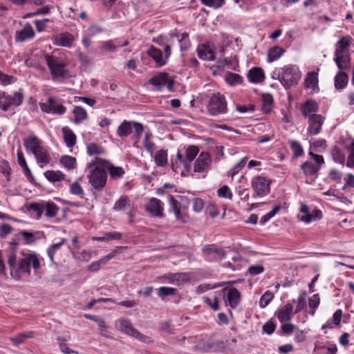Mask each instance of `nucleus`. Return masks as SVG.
Masks as SVG:
<instances>
[{"instance_id": "1", "label": "nucleus", "mask_w": 354, "mask_h": 354, "mask_svg": "<svg viewBox=\"0 0 354 354\" xmlns=\"http://www.w3.org/2000/svg\"><path fill=\"white\" fill-rule=\"evenodd\" d=\"M104 163V158L95 157L86 166L88 183L92 188L97 191L102 190L107 182L108 176Z\"/></svg>"}, {"instance_id": "2", "label": "nucleus", "mask_w": 354, "mask_h": 354, "mask_svg": "<svg viewBox=\"0 0 354 354\" xmlns=\"http://www.w3.org/2000/svg\"><path fill=\"white\" fill-rule=\"evenodd\" d=\"M199 152V149L195 145H189L184 148V153L180 150L176 153V158L179 162L178 163H172V169L175 173H180L185 176L186 173H189L192 169V162L196 158Z\"/></svg>"}, {"instance_id": "3", "label": "nucleus", "mask_w": 354, "mask_h": 354, "mask_svg": "<svg viewBox=\"0 0 354 354\" xmlns=\"http://www.w3.org/2000/svg\"><path fill=\"white\" fill-rule=\"evenodd\" d=\"M301 77V73L299 67L292 64H288L280 68L278 74V80L286 88L297 84Z\"/></svg>"}, {"instance_id": "4", "label": "nucleus", "mask_w": 354, "mask_h": 354, "mask_svg": "<svg viewBox=\"0 0 354 354\" xmlns=\"http://www.w3.org/2000/svg\"><path fill=\"white\" fill-rule=\"evenodd\" d=\"M45 60L53 79H67L71 76L66 68V64L59 57L47 55Z\"/></svg>"}, {"instance_id": "5", "label": "nucleus", "mask_w": 354, "mask_h": 354, "mask_svg": "<svg viewBox=\"0 0 354 354\" xmlns=\"http://www.w3.org/2000/svg\"><path fill=\"white\" fill-rule=\"evenodd\" d=\"M207 110L211 115H218L227 113V104L225 97L219 93L213 94L207 104Z\"/></svg>"}, {"instance_id": "6", "label": "nucleus", "mask_w": 354, "mask_h": 354, "mask_svg": "<svg viewBox=\"0 0 354 354\" xmlns=\"http://www.w3.org/2000/svg\"><path fill=\"white\" fill-rule=\"evenodd\" d=\"M308 154L311 159L304 162L301 165V169L306 176H315L324 164V159L322 156L315 154L312 151H310Z\"/></svg>"}, {"instance_id": "7", "label": "nucleus", "mask_w": 354, "mask_h": 354, "mask_svg": "<svg viewBox=\"0 0 354 354\" xmlns=\"http://www.w3.org/2000/svg\"><path fill=\"white\" fill-rule=\"evenodd\" d=\"M115 326H116L117 328L119 330H120L121 332H122L129 336H131L142 342H144L145 344H149L152 342L149 337L140 333L138 330H136L135 328H133V326L131 325V324L127 319H118L115 322Z\"/></svg>"}, {"instance_id": "8", "label": "nucleus", "mask_w": 354, "mask_h": 354, "mask_svg": "<svg viewBox=\"0 0 354 354\" xmlns=\"http://www.w3.org/2000/svg\"><path fill=\"white\" fill-rule=\"evenodd\" d=\"M221 293L225 304L232 309L236 308L241 302V294L233 286H229L223 288Z\"/></svg>"}, {"instance_id": "9", "label": "nucleus", "mask_w": 354, "mask_h": 354, "mask_svg": "<svg viewBox=\"0 0 354 354\" xmlns=\"http://www.w3.org/2000/svg\"><path fill=\"white\" fill-rule=\"evenodd\" d=\"M297 218L300 221L309 224L313 221L320 220L322 218V212L317 209L311 211L309 206L304 203H301L299 214Z\"/></svg>"}, {"instance_id": "10", "label": "nucleus", "mask_w": 354, "mask_h": 354, "mask_svg": "<svg viewBox=\"0 0 354 354\" xmlns=\"http://www.w3.org/2000/svg\"><path fill=\"white\" fill-rule=\"evenodd\" d=\"M39 107L43 112L58 115H64L66 111V107L53 97H49L46 102L39 103Z\"/></svg>"}, {"instance_id": "11", "label": "nucleus", "mask_w": 354, "mask_h": 354, "mask_svg": "<svg viewBox=\"0 0 354 354\" xmlns=\"http://www.w3.org/2000/svg\"><path fill=\"white\" fill-rule=\"evenodd\" d=\"M133 128L135 130L136 137L140 138L143 131L142 124L139 122L127 120H124L118 127L117 135L121 138L127 137L132 133Z\"/></svg>"}, {"instance_id": "12", "label": "nucleus", "mask_w": 354, "mask_h": 354, "mask_svg": "<svg viewBox=\"0 0 354 354\" xmlns=\"http://www.w3.org/2000/svg\"><path fill=\"white\" fill-rule=\"evenodd\" d=\"M270 181L263 176H255L252 178L251 185L259 197H263L270 193Z\"/></svg>"}, {"instance_id": "13", "label": "nucleus", "mask_w": 354, "mask_h": 354, "mask_svg": "<svg viewBox=\"0 0 354 354\" xmlns=\"http://www.w3.org/2000/svg\"><path fill=\"white\" fill-rule=\"evenodd\" d=\"M30 266L35 270H38L40 268V262L38 256L35 253L26 254L24 258L19 261L21 275L23 273H30Z\"/></svg>"}, {"instance_id": "14", "label": "nucleus", "mask_w": 354, "mask_h": 354, "mask_svg": "<svg viewBox=\"0 0 354 354\" xmlns=\"http://www.w3.org/2000/svg\"><path fill=\"white\" fill-rule=\"evenodd\" d=\"M149 82L158 91H162L165 88H167L168 91H171L174 85L173 81L165 73H159L151 77Z\"/></svg>"}, {"instance_id": "15", "label": "nucleus", "mask_w": 354, "mask_h": 354, "mask_svg": "<svg viewBox=\"0 0 354 354\" xmlns=\"http://www.w3.org/2000/svg\"><path fill=\"white\" fill-rule=\"evenodd\" d=\"M169 210L172 211L176 220L183 223H186L188 221V215L186 212V207L183 208L180 203L176 201L173 196H169Z\"/></svg>"}, {"instance_id": "16", "label": "nucleus", "mask_w": 354, "mask_h": 354, "mask_svg": "<svg viewBox=\"0 0 354 354\" xmlns=\"http://www.w3.org/2000/svg\"><path fill=\"white\" fill-rule=\"evenodd\" d=\"M145 209L151 216L162 218L163 216L164 205L160 200L156 198H151L145 204Z\"/></svg>"}, {"instance_id": "17", "label": "nucleus", "mask_w": 354, "mask_h": 354, "mask_svg": "<svg viewBox=\"0 0 354 354\" xmlns=\"http://www.w3.org/2000/svg\"><path fill=\"white\" fill-rule=\"evenodd\" d=\"M325 121L323 115L312 116L308 119V127L306 133L308 136H314L318 135L322 131V127Z\"/></svg>"}, {"instance_id": "18", "label": "nucleus", "mask_w": 354, "mask_h": 354, "mask_svg": "<svg viewBox=\"0 0 354 354\" xmlns=\"http://www.w3.org/2000/svg\"><path fill=\"white\" fill-rule=\"evenodd\" d=\"M211 163L210 155L207 152H202L194 162V171L196 173L205 172L209 169Z\"/></svg>"}, {"instance_id": "19", "label": "nucleus", "mask_w": 354, "mask_h": 354, "mask_svg": "<svg viewBox=\"0 0 354 354\" xmlns=\"http://www.w3.org/2000/svg\"><path fill=\"white\" fill-rule=\"evenodd\" d=\"M43 141L34 134L29 135L24 139V145L27 153L34 154L44 147Z\"/></svg>"}, {"instance_id": "20", "label": "nucleus", "mask_w": 354, "mask_h": 354, "mask_svg": "<svg viewBox=\"0 0 354 354\" xmlns=\"http://www.w3.org/2000/svg\"><path fill=\"white\" fill-rule=\"evenodd\" d=\"M203 254L208 261H220L225 257V252L214 245L204 248Z\"/></svg>"}, {"instance_id": "21", "label": "nucleus", "mask_w": 354, "mask_h": 354, "mask_svg": "<svg viewBox=\"0 0 354 354\" xmlns=\"http://www.w3.org/2000/svg\"><path fill=\"white\" fill-rule=\"evenodd\" d=\"M35 33L33 28L30 23H26L23 28L15 32V41L17 42H24L35 37Z\"/></svg>"}, {"instance_id": "22", "label": "nucleus", "mask_w": 354, "mask_h": 354, "mask_svg": "<svg viewBox=\"0 0 354 354\" xmlns=\"http://www.w3.org/2000/svg\"><path fill=\"white\" fill-rule=\"evenodd\" d=\"M292 304L287 303L277 312V318L281 323L288 322L295 315Z\"/></svg>"}, {"instance_id": "23", "label": "nucleus", "mask_w": 354, "mask_h": 354, "mask_svg": "<svg viewBox=\"0 0 354 354\" xmlns=\"http://www.w3.org/2000/svg\"><path fill=\"white\" fill-rule=\"evenodd\" d=\"M301 112L304 117L309 119L312 116H320L319 114H316L319 110V105L315 100H308L301 106Z\"/></svg>"}, {"instance_id": "24", "label": "nucleus", "mask_w": 354, "mask_h": 354, "mask_svg": "<svg viewBox=\"0 0 354 354\" xmlns=\"http://www.w3.org/2000/svg\"><path fill=\"white\" fill-rule=\"evenodd\" d=\"M33 155L40 167L43 168L45 166L53 165L50 153L46 147L36 151Z\"/></svg>"}, {"instance_id": "25", "label": "nucleus", "mask_w": 354, "mask_h": 354, "mask_svg": "<svg viewBox=\"0 0 354 354\" xmlns=\"http://www.w3.org/2000/svg\"><path fill=\"white\" fill-rule=\"evenodd\" d=\"M197 53L201 59L206 61L214 60L215 57L214 48L209 44L199 45L197 48Z\"/></svg>"}, {"instance_id": "26", "label": "nucleus", "mask_w": 354, "mask_h": 354, "mask_svg": "<svg viewBox=\"0 0 354 354\" xmlns=\"http://www.w3.org/2000/svg\"><path fill=\"white\" fill-rule=\"evenodd\" d=\"M104 162H105L104 165L106 173H107V171L109 172L111 179L118 180L122 178L125 174V171L122 167H115L106 159H104Z\"/></svg>"}, {"instance_id": "27", "label": "nucleus", "mask_w": 354, "mask_h": 354, "mask_svg": "<svg viewBox=\"0 0 354 354\" xmlns=\"http://www.w3.org/2000/svg\"><path fill=\"white\" fill-rule=\"evenodd\" d=\"M147 55L151 57L159 66L166 64V59L163 57L162 51L151 46L147 50Z\"/></svg>"}, {"instance_id": "28", "label": "nucleus", "mask_w": 354, "mask_h": 354, "mask_svg": "<svg viewBox=\"0 0 354 354\" xmlns=\"http://www.w3.org/2000/svg\"><path fill=\"white\" fill-rule=\"evenodd\" d=\"M248 78L250 82L258 84L264 81L265 74L261 68L254 67L248 71Z\"/></svg>"}, {"instance_id": "29", "label": "nucleus", "mask_w": 354, "mask_h": 354, "mask_svg": "<svg viewBox=\"0 0 354 354\" xmlns=\"http://www.w3.org/2000/svg\"><path fill=\"white\" fill-rule=\"evenodd\" d=\"M285 53L286 50L284 48L279 46H273L268 50L267 62L268 63L275 62L281 57Z\"/></svg>"}, {"instance_id": "30", "label": "nucleus", "mask_w": 354, "mask_h": 354, "mask_svg": "<svg viewBox=\"0 0 354 354\" xmlns=\"http://www.w3.org/2000/svg\"><path fill=\"white\" fill-rule=\"evenodd\" d=\"M64 142L68 147H73L76 144V136L68 127L62 129Z\"/></svg>"}, {"instance_id": "31", "label": "nucleus", "mask_w": 354, "mask_h": 354, "mask_svg": "<svg viewBox=\"0 0 354 354\" xmlns=\"http://www.w3.org/2000/svg\"><path fill=\"white\" fill-rule=\"evenodd\" d=\"M16 262L17 255L14 253L10 254L8 259V264L10 269V274L14 278L19 279L21 278V270L19 266L16 268Z\"/></svg>"}, {"instance_id": "32", "label": "nucleus", "mask_w": 354, "mask_h": 354, "mask_svg": "<svg viewBox=\"0 0 354 354\" xmlns=\"http://www.w3.org/2000/svg\"><path fill=\"white\" fill-rule=\"evenodd\" d=\"M59 210V207L53 202L44 201V213L48 218L55 217Z\"/></svg>"}, {"instance_id": "33", "label": "nucleus", "mask_w": 354, "mask_h": 354, "mask_svg": "<svg viewBox=\"0 0 354 354\" xmlns=\"http://www.w3.org/2000/svg\"><path fill=\"white\" fill-rule=\"evenodd\" d=\"M352 41V38L349 36L340 38L336 44L335 54L348 53V46Z\"/></svg>"}, {"instance_id": "34", "label": "nucleus", "mask_w": 354, "mask_h": 354, "mask_svg": "<svg viewBox=\"0 0 354 354\" xmlns=\"http://www.w3.org/2000/svg\"><path fill=\"white\" fill-rule=\"evenodd\" d=\"M73 40V36L69 33L59 34L56 37L55 44L64 47H71Z\"/></svg>"}, {"instance_id": "35", "label": "nucleus", "mask_w": 354, "mask_h": 354, "mask_svg": "<svg viewBox=\"0 0 354 354\" xmlns=\"http://www.w3.org/2000/svg\"><path fill=\"white\" fill-rule=\"evenodd\" d=\"M306 87L310 89L312 92L318 90V78L317 73L312 72L307 74L305 79Z\"/></svg>"}, {"instance_id": "36", "label": "nucleus", "mask_w": 354, "mask_h": 354, "mask_svg": "<svg viewBox=\"0 0 354 354\" xmlns=\"http://www.w3.org/2000/svg\"><path fill=\"white\" fill-rule=\"evenodd\" d=\"M334 60L339 70L346 68L350 64L348 53L335 54Z\"/></svg>"}, {"instance_id": "37", "label": "nucleus", "mask_w": 354, "mask_h": 354, "mask_svg": "<svg viewBox=\"0 0 354 354\" xmlns=\"http://www.w3.org/2000/svg\"><path fill=\"white\" fill-rule=\"evenodd\" d=\"M73 113L74 115V123L76 124H79L88 118L86 111L80 106H75Z\"/></svg>"}, {"instance_id": "38", "label": "nucleus", "mask_w": 354, "mask_h": 354, "mask_svg": "<svg viewBox=\"0 0 354 354\" xmlns=\"http://www.w3.org/2000/svg\"><path fill=\"white\" fill-rule=\"evenodd\" d=\"M105 149L94 142L88 143L86 145V153L89 156H95L104 155L105 153Z\"/></svg>"}, {"instance_id": "39", "label": "nucleus", "mask_w": 354, "mask_h": 354, "mask_svg": "<svg viewBox=\"0 0 354 354\" xmlns=\"http://www.w3.org/2000/svg\"><path fill=\"white\" fill-rule=\"evenodd\" d=\"M306 297L307 293L305 291H303L299 293L297 299L292 300V304L296 305L295 308L294 309L295 313L297 314L306 308Z\"/></svg>"}, {"instance_id": "40", "label": "nucleus", "mask_w": 354, "mask_h": 354, "mask_svg": "<svg viewBox=\"0 0 354 354\" xmlns=\"http://www.w3.org/2000/svg\"><path fill=\"white\" fill-rule=\"evenodd\" d=\"M17 155L18 163L20 165V167L22 168V169L24 170L25 175L27 176L28 178H32L33 176L32 175L31 171L29 169V167L26 163V161L24 156L23 152L21 151L20 148L18 149Z\"/></svg>"}, {"instance_id": "41", "label": "nucleus", "mask_w": 354, "mask_h": 354, "mask_svg": "<svg viewBox=\"0 0 354 354\" xmlns=\"http://www.w3.org/2000/svg\"><path fill=\"white\" fill-rule=\"evenodd\" d=\"M153 158L156 165L158 167H165L168 162L167 150L160 149L157 151Z\"/></svg>"}, {"instance_id": "42", "label": "nucleus", "mask_w": 354, "mask_h": 354, "mask_svg": "<svg viewBox=\"0 0 354 354\" xmlns=\"http://www.w3.org/2000/svg\"><path fill=\"white\" fill-rule=\"evenodd\" d=\"M45 178L50 182H59L64 179L65 175L60 171L48 170L44 173Z\"/></svg>"}, {"instance_id": "43", "label": "nucleus", "mask_w": 354, "mask_h": 354, "mask_svg": "<svg viewBox=\"0 0 354 354\" xmlns=\"http://www.w3.org/2000/svg\"><path fill=\"white\" fill-rule=\"evenodd\" d=\"M348 83V77L342 71L339 72L335 77V86L337 89L344 88Z\"/></svg>"}, {"instance_id": "44", "label": "nucleus", "mask_w": 354, "mask_h": 354, "mask_svg": "<svg viewBox=\"0 0 354 354\" xmlns=\"http://www.w3.org/2000/svg\"><path fill=\"white\" fill-rule=\"evenodd\" d=\"M333 160L339 164L344 165L346 156L344 153L337 147H334L331 151Z\"/></svg>"}, {"instance_id": "45", "label": "nucleus", "mask_w": 354, "mask_h": 354, "mask_svg": "<svg viewBox=\"0 0 354 354\" xmlns=\"http://www.w3.org/2000/svg\"><path fill=\"white\" fill-rule=\"evenodd\" d=\"M81 178H79L76 181L71 183L69 188V192L71 194L78 196L83 198L84 192L80 184Z\"/></svg>"}, {"instance_id": "46", "label": "nucleus", "mask_w": 354, "mask_h": 354, "mask_svg": "<svg viewBox=\"0 0 354 354\" xmlns=\"http://www.w3.org/2000/svg\"><path fill=\"white\" fill-rule=\"evenodd\" d=\"M33 336L34 333L32 331H27L19 333L15 337H10V339L15 346H18L23 343L26 338H31Z\"/></svg>"}, {"instance_id": "47", "label": "nucleus", "mask_w": 354, "mask_h": 354, "mask_svg": "<svg viewBox=\"0 0 354 354\" xmlns=\"http://www.w3.org/2000/svg\"><path fill=\"white\" fill-rule=\"evenodd\" d=\"M65 239H62L60 242L51 245L47 250L48 256L52 263H54V256L59 251L61 247L66 243Z\"/></svg>"}, {"instance_id": "48", "label": "nucleus", "mask_w": 354, "mask_h": 354, "mask_svg": "<svg viewBox=\"0 0 354 354\" xmlns=\"http://www.w3.org/2000/svg\"><path fill=\"white\" fill-rule=\"evenodd\" d=\"M61 165L68 170L76 167V159L70 156H63L60 158Z\"/></svg>"}, {"instance_id": "49", "label": "nucleus", "mask_w": 354, "mask_h": 354, "mask_svg": "<svg viewBox=\"0 0 354 354\" xmlns=\"http://www.w3.org/2000/svg\"><path fill=\"white\" fill-rule=\"evenodd\" d=\"M151 138L152 134L149 132H146L143 142L144 147L150 153L151 156H153V151L155 148V144L151 141Z\"/></svg>"}, {"instance_id": "50", "label": "nucleus", "mask_w": 354, "mask_h": 354, "mask_svg": "<svg viewBox=\"0 0 354 354\" xmlns=\"http://www.w3.org/2000/svg\"><path fill=\"white\" fill-rule=\"evenodd\" d=\"M10 100V96L6 95L3 91H0V109L2 111H6L11 108Z\"/></svg>"}, {"instance_id": "51", "label": "nucleus", "mask_w": 354, "mask_h": 354, "mask_svg": "<svg viewBox=\"0 0 354 354\" xmlns=\"http://www.w3.org/2000/svg\"><path fill=\"white\" fill-rule=\"evenodd\" d=\"M10 106H19L23 102L24 95L21 90L15 92L12 97L10 96Z\"/></svg>"}, {"instance_id": "52", "label": "nucleus", "mask_w": 354, "mask_h": 354, "mask_svg": "<svg viewBox=\"0 0 354 354\" xmlns=\"http://www.w3.org/2000/svg\"><path fill=\"white\" fill-rule=\"evenodd\" d=\"M129 198L127 196H121L118 200H117L113 205V209L120 211L125 208L129 205Z\"/></svg>"}, {"instance_id": "53", "label": "nucleus", "mask_w": 354, "mask_h": 354, "mask_svg": "<svg viewBox=\"0 0 354 354\" xmlns=\"http://www.w3.org/2000/svg\"><path fill=\"white\" fill-rule=\"evenodd\" d=\"M274 297V295L270 291H266L264 294L261 297L259 300V306L261 308H266L270 302L272 300Z\"/></svg>"}, {"instance_id": "54", "label": "nucleus", "mask_w": 354, "mask_h": 354, "mask_svg": "<svg viewBox=\"0 0 354 354\" xmlns=\"http://www.w3.org/2000/svg\"><path fill=\"white\" fill-rule=\"evenodd\" d=\"M29 209L36 213L37 218H41L44 213V201L41 203H32L30 204Z\"/></svg>"}, {"instance_id": "55", "label": "nucleus", "mask_w": 354, "mask_h": 354, "mask_svg": "<svg viewBox=\"0 0 354 354\" xmlns=\"http://www.w3.org/2000/svg\"><path fill=\"white\" fill-rule=\"evenodd\" d=\"M289 144L295 156L299 157L303 154V148L298 141L290 140L289 141Z\"/></svg>"}, {"instance_id": "56", "label": "nucleus", "mask_w": 354, "mask_h": 354, "mask_svg": "<svg viewBox=\"0 0 354 354\" xmlns=\"http://www.w3.org/2000/svg\"><path fill=\"white\" fill-rule=\"evenodd\" d=\"M320 304V298L318 294H315L308 299V306L310 308L313 309L312 315L315 314V310L318 308Z\"/></svg>"}, {"instance_id": "57", "label": "nucleus", "mask_w": 354, "mask_h": 354, "mask_svg": "<svg viewBox=\"0 0 354 354\" xmlns=\"http://www.w3.org/2000/svg\"><path fill=\"white\" fill-rule=\"evenodd\" d=\"M218 196L221 198H225L227 199H232V193L227 185H223L219 188L217 191Z\"/></svg>"}, {"instance_id": "58", "label": "nucleus", "mask_w": 354, "mask_h": 354, "mask_svg": "<svg viewBox=\"0 0 354 354\" xmlns=\"http://www.w3.org/2000/svg\"><path fill=\"white\" fill-rule=\"evenodd\" d=\"M219 62L220 66L226 67L229 69H234L236 65L237 64V60L235 57L230 59L225 58L223 60H221Z\"/></svg>"}, {"instance_id": "59", "label": "nucleus", "mask_w": 354, "mask_h": 354, "mask_svg": "<svg viewBox=\"0 0 354 354\" xmlns=\"http://www.w3.org/2000/svg\"><path fill=\"white\" fill-rule=\"evenodd\" d=\"M203 301L214 310H217L218 309V298L216 296H214L213 299L208 297H204Z\"/></svg>"}, {"instance_id": "60", "label": "nucleus", "mask_w": 354, "mask_h": 354, "mask_svg": "<svg viewBox=\"0 0 354 354\" xmlns=\"http://www.w3.org/2000/svg\"><path fill=\"white\" fill-rule=\"evenodd\" d=\"M16 82V78L13 76L8 75L0 72V84L3 86H7L13 84Z\"/></svg>"}, {"instance_id": "61", "label": "nucleus", "mask_w": 354, "mask_h": 354, "mask_svg": "<svg viewBox=\"0 0 354 354\" xmlns=\"http://www.w3.org/2000/svg\"><path fill=\"white\" fill-rule=\"evenodd\" d=\"M318 349L321 351L322 354H335L337 351V346L333 344L322 346Z\"/></svg>"}, {"instance_id": "62", "label": "nucleus", "mask_w": 354, "mask_h": 354, "mask_svg": "<svg viewBox=\"0 0 354 354\" xmlns=\"http://www.w3.org/2000/svg\"><path fill=\"white\" fill-rule=\"evenodd\" d=\"M226 81L231 85L237 84L241 82V77L236 73H229L226 76Z\"/></svg>"}, {"instance_id": "63", "label": "nucleus", "mask_w": 354, "mask_h": 354, "mask_svg": "<svg viewBox=\"0 0 354 354\" xmlns=\"http://www.w3.org/2000/svg\"><path fill=\"white\" fill-rule=\"evenodd\" d=\"M328 177L331 180L339 183L342 180V173L339 170L332 169L329 171Z\"/></svg>"}, {"instance_id": "64", "label": "nucleus", "mask_w": 354, "mask_h": 354, "mask_svg": "<svg viewBox=\"0 0 354 354\" xmlns=\"http://www.w3.org/2000/svg\"><path fill=\"white\" fill-rule=\"evenodd\" d=\"M1 172L6 177L7 180H10V167L7 161L3 160L0 162Z\"/></svg>"}]
</instances>
